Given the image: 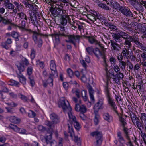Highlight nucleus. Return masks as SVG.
I'll return each mask as SVG.
<instances>
[{
  "instance_id": "obj_10",
  "label": "nucleus",
  "mask_w": 146,
  "mask_h": 146,
  "mask_svg": "<svg viewBox=\"0 0 146 146\" xmlns=\"http://www.w3.org/2000/svg\"><path fill=\"white\" fill-rule=\"evenodd\" d=\"M75 109L76 111L81 113H85L87 111V109L85 106L79 104H76Z\"/></svg>"
},
{
  "instance_id": "obj_6",
  "label": "nucleus",
  "mask_w": 146,
  "mask_h": 146,
  "mask_svg": "<svg viewBox=\"0 0 146 146\" xmlns=\"http://www.w3.org/2000/svg\"><path fill=\"white\" fill-rule=\"evenodd\" d=\"M52 132L47 131L44 137V138L47 144H50L51 146H54L55 144V143H56L54 140H52Z\"/></svg>"
},
{
  "instance_id": "obj_14",
  "label": "nucleus",
  "mask_w": 146,
  "mask_h": 146,
  "mask_svg": "<svg viewBox=\"0 0 146 146\" xmlns=\"http://www.w3.org/2000/svg\"><path fill=\"white\" fill-rule=\"evenodd\" d=\"M115 41L113 40H110V43L113 50L115 52H119L121 50L120 46L117 44Z\"/></svg>"
},
{
  "instance_id": "obj_50",
  "label": "nucleus",
  "mask_w": 146,
  "mask_h": 146,
  "mask_svg": "<svg viewBox=\"0 0 146 146\" xmlns=\"http://www.w3.org/2000/svg\"><path fill=\"white\" fill-rule=\"evenodd\" d=\"M104 118L105 120H107L108 122L110 121V116L108 113H105L104 115Z\"/></svg>"
},
{
  "instance_id": "obj_44",
  "label": "nucleus",
  "mask_w": 146,
  "mask_h": 146,
  "mask_svg": "<svg viewBox=\"0 0 146 146\" xmlns=\"http://www.w3.org/2000/svg\"><path fill=\"white\" fill-rule=\"evenodd\" d=\"M113 76V77L112 78L113 80L114 81L115 83H118L119 82V79L118 78V75H114L113 74H112Z\"/></svg>"
},
{
  "instance_id": "obj_58",
  "label": "nucleus",
  "mask_w": 146,
  "mask_h": 146,
  "mask_svg": "<svg viewBox=\"0 0 146 146\" xmlns=\"http://www.w3.org/2000/svg\"><path fill=\"white\" fill-rule=\"evenodd\" d=\"M139 29L140 31L142 33H145V32L146 31V27H142L141 26L139 27Z\"/></svg>"
},
{
  "instance_id": "obj_29",
  "label": "nucleus",
  "mask_w": 146,
  "mask_h": 146,
  "mask_svg": "<svg viewBox=\"0 0 146 146\" xmlns=\"http://www.w3.org/2000/svg\"><path fill=\"white\" fill-rule=\"evenodd\" d=\"M129 40L133 42L134 43L139 41L138 36L136 35H134L132 36H130Z\"/></svg>"
},
{
  "instance_id": "obj_48",
  "label": "nucleus",
  "mask_w": 146,
  "mask_h": 146,
  "mask_svg": "<svg viewBox=\"0 0 146 146\" xmlns=\"http://www.w3.org/2000/svg\"><path fill=\"white\" fill-rule=\"evenodd\" d=\"M10 83V84L13 86H15L17 87L18 86L19 83L13 80H11L9 82Z\"/></svg>"
},
{
  "instance_id": "obj_25",
  "label": "nucleus",
  "mask_w": 146,
  "mask_h": 146,
  "mask_svg": "<svg viewBox=\"0 0 146 146\" xmlns=\"http://www.w3.org/2000/svg\"><path fill=\"white\" fill-rule=\"evenodd\" d=\"M17 75L20 82L23 84H25L26 81V79L25 77L21 73H20V74L17 73Z\"/></svg>"
},
{
  "instance_id": "obj_11",
  "label": "nucleus",
  "mask_w": 146,
  "mask_h": 146,
  "mask_svg": "<svg viewBox=\"0 0 146 146\" xmlns=\"http://www.w3.org/2000/svg\"><path fill=\"white\" fill-rule=\"evenodd\" d=\"M125 32L121 31L119 33H113L112 35V36L113 38L114 39L116 42H120L121 37H123V35Z\"/></svg>"
},
{
  "instance_id": "obj_24",
  "label": "nucleus",
  "mask_w": 146,
  "mask_h": 146,
  "mask_svg": "<svg viewBox=\"0 0 146 146\" xmlns=\"http://www.w3.org/2000/svg\"><path fill=\"white\" fill-rule=\"evenodd\" d=\"M123 131L125 135L126 139L128 140H130L129 137L130 131L126 127L123 128Z\"/></svg>"
},
{
  "instance_id": "obj_52",
  "label": "nucleus",
  "mask_w": 146,
  "mask_h": 146,
  "mask_svg": "<svg viewBox=\"0 0 146 146\" xmlns=\"http://www.w3.org/2000/svg\"><path fill=\"white\" fill-rule=\"evenodd\" d=\"M43 43L42 40L40 38L37 40V42L36 44H37L38 47L40 48L42 45Z\"/></svg>"
},
{
  "instance_id": "obj_64",
  "label": "nucleus",
  "mask_w": 146,
  "mask_h": 146,
  "mask_svg": "<svg viewBox=\"0 0 146 146\" xmlns=\"http://www.w3.org/2000/svg\"><path fill=\"white\" fill-rule=\"evenodd\" d=\"M123 56L121 54H118L117 58L119 60V62L122 61Z\"/></svg>"
},
{
  "instance_id": "obj_9",
  "label": "nucleus",
  "mask_w": 146,
  "mask_h": 146,
  "mask_svg": "<svg viewBox=\"0 0 146 146\" xmlns=\"http://www.w3.org/2000/svg\"><path fill=\"white\" fill-rule=\"evenodd\" d=\"M9 127L15 132L21 134H25L26 132V131L25 129L19 128L17 126L11 124L9 125Z\"/></svg>"
},
{
  "instance_id": "obj_43",
  "label": "nucleus",
  "mask_w": 146,
  "mask_h": 146,
  "mask_svg": "<svg viewBox=\"0 0 146 146\" xmlns=\"http://www.w3.org/2000/svg\"><path fill=\"white\" fill-rule=\"evenodd\" d=\"M59 28L60 35L62 36H65L66 35L64 34V31H65L64 27L63 26H60Z\"/></svg>"
},
{
  "instance_id": "obj_59",
  "label": "nucleus",
  "mask_w": 146,
  "mask_h": 146,
  "mask_svg": "<svg viewBox=\"0 0 146 146\" xmlns=\"http://www.w3.org/2000/svg\"><path fill=\"white\" fill-rule=\"evenodd\" d=\"M38 129L42 132H44L46 130V128L42 125H39L38 127Z\"/></svg>"
},
{
  "instance_id": "obj_3",
  "label": "nucleus",
  "mask_w": 146,
  "mask_h": 146,
  "mask_svg": "<svg viewBox=\"0 0 146 146\" xmlns=\"http://www.w3.org/2000/svg\"><path fill=\"white\" fill-rule=\"evenodd\" d=\"M93 53H94L95 55L97 57H98L99 55L101 56L103 60V62L104 64V66L105 67V70L107 71L108 69V66L106 62V58L104 52H101L98 48H96L93 49Z\"/></svg>"
},
{
  "instance_id": "obj_17",
  "label": "nucleus",
  "mask_w": 146,
  "mask_h": 146,
  "mask_svg": "<svg viewBox=\"0 0 146 146\" xmlns=\"http://www.w3.org/2000/svg\"><path fill=\"white\" fill-rule=\"evenodd\" d=\"M61 23L63 25H66L67 22L68 21L69 23L71 25H73V22L71 23L70 21L71 19L69 17H66L63 16V18H61Z\"/></svg>"
},
{
  "instance_id": "obj_46",
  "label": "nucleus",
  "mask_w": 146,
  "mask_h": 146,
  "mask_svg": "<svg viewBox=\"0 0 146 146\" xmlns=\"http://www.w3.org/2000/svg\"><path fill=\"white\" fill-rule=\"evenodd\" d=\"M28 116L30 117L33 118L36 115L35 112L32 110H29L28 113Z\"/></svg>"
},
{
  "instance_id": "obj_4",
  "label": "nucleus",
  "mask_w": 146,
  "mask_h": 146,
  "mask_svg": "<svg viewBox=\"0 0 146 146\" xmlns=\"http://www.w3.org/2000/svg\"><path fill=\"white\" fill-rule=\"evenodd\" d=\"M67 37L68 38V40H66V42L72 43L76 46V42H78V43L79 42L80 39L82 36L78 35H75L73 34L68 35H67Z\"/></svg>"
},
{
  "instance_id": "obj_32",
  "label": "nucleus",
  "mask_w": 146,
  "mask_h": 146,
  "mask_svg": "<svg viewBox=\"0 0 146 146\" xmlns=\"http://www.w3.org/2000/svg\"><path fill=\"white\" fill-rule=\"evenodd\" d=\"M127 63L125 62L121 61L119 62V66L121 69L123 70L125 69V67L126 66Z\"/></svg>"
},
{
  "instance_id": "obj_60",
  "label": "nucleus",
  "mask_w": 146,
  "mask_h": 146,
  "mask_svg": "<svg viewBox=\"0 0 146 146\" xmlns=\"http://www.w3.org/2000/svg\"><path fill=\"white\" fill-rule=\"evenodd\" d=\"M75 128L77 130H78L80 128V126L78 122L76 121L74 123Z\"/></svg>"
},
{
  "instance_id": "obj_53",
  "label": "nucleus",
  "mask_w": 146,
  "mask_h": 146,
  "mask_svg": "<svg viewBox=\"0 0 146 146\" xmlns=\"http://www.w3.org/2000/svg\"><path fill=\"white\" fill-rule=\"evenodd\" d=\"M35 51L33 48H32L31 50V59H34L35 57Z\"/></svg>"
},
{
  "instance_id": "obj_18",
  "label": "nucleus",
  "mask_w": 146,
  "mask_h": 146,
  "mask_svg": "<svg viewBox=\"0 0 146 146\" xmlns=\"http://www.w3.org/2000/svg\"><path fill=\"white\" fill-rule=\"evenodd\" d=\"M50 117L54 123L57 124L60 122L59 118L56 114L52 113L50 115Z\"/></svg>"
},
{
  "instance_id": "obj_15",
  "label": "nucleus",
  "mask_w": 146,
  "mask_h": 146,
  "mask_svg": "<svg viewBox=\"0 0 146 146\" xmlns=\"http://www.w3.org/2000/svg\"><path fill=\"white\" fill-rule=\"evenodd\" d=\"M5 7L6 9H8L9 12L12 10V12H10V13H14L16 14L17 12V10L15 9V6L14 5L11 3L5 6Z\"/></svg>"
},
{
  "instance_id": "obj_57",
  "label": "nucleus",
  "mask_w": 146,
  "mask_h": 146,
  "mask_svg": "<svg viewBox=\"0 0 146 146\" xmlns=\"http://www.w3.org/2000/svg\"><path fill=\"white\" fill-rule=\"evenodd\" d=\"M5 108L7 110V112L11 114L14 113V111L12 108L6 107Z\"/></svg>"
},
{
  "instance_id": "obj_13",
  "label": "nucleus",
  "mask_w": 146,
  "mask_h": 146,
  "mask_svg": "<svg viewBox=\"0 0 146 146\" xmlns=\"http://www.w3.org/2000/svg\"><path fill=\"white\" fill-rule=\"evenodd\" d=\"M29 31L33 33L32 38L35 43H36L37 40L40 38H39L40 36H45L44 35L40 33L39 31L37 32L35 31H32L31 30H29Z\"/></svg>"
},
{
  "instance_id": "obj_54",
  "label": "nucleus",
  "mask_w": 146,
  "mask_h": 146,
  "mask_svg": "<svg viewBox=\"0 0 146 146\" xmlns=\"http://www.w3.org/2000/svg\"><path fill=\"white\" fill-rule=\"evenodd\" d=\"M33 68L31 66H29L27 70V72L28 74L30 76L31 75L32 72Z\"/></svg>"
},
{
  "instance_id": "obj_55",
  "label": "nucleus",
  "mask_w": 146,
  "mask_h": 146,
  "mask_svg": "<svg viewBox=\"0 0 146 146\" xmlns=\"http://www.w3.org/2000/svg\"><path fill=\"white\" fill-rule=\"evenodd\" d=\"M95 114V118L94 119V121L95 122V123L96 125H97L98 124L99 122V116L97 114V113H96Z\"/></svg>"
},
{
  "instance_id": "obj_16",
  "label": "nucleus",
  "mask_w": 146,
  "mask_h": 146,
  "mask_svg": "<svg viewBox=\"0 0 146 146\" xmlns=\"http://www.w3.org/2000/svg\"><path fill=\"white\" fill-rule=\"evenodd\" d=\"M50 67L52 72L51 74H54L56 75V77H58V75L56 71V65L54 61H51Z\"/></svg>"
},
{
  "instance_id": "obj_56",
  "label": "nucleus",
  "mask_w": 146,
  "mask_h": 146,
  "mask_svg": "<svg viewBox=\"0 0 146 146\" xmlns=\"http://www.w3.org/2000/svg\"><path fill=\"white\" fill-rule=\"evenodd\" d=\"M67 73L70 77H72L73 76V72L70 68H68L67 70Z\"/></svg>"
},
{
  "instance_id": "obj_7",
  "label": "nucleus",
  "mask_w": 146,
  "mask_h": 146,
  "mask_svg": "<svg viewBox=\"0 0 146 146\" xmlns=\"http://www.w3.org/2000/svg\"><path fill=\"white\" fill-rule=\"evenodd\" d=\"M60 105L62 108L64 112L67 110L69 112L71 111L72 110L69 103L66 100L64 99L62 100Z\"/></svg>"
},
{
  "instance_id": "obj_45",
  "label": "nucleus",
  "mask_w": 146,
  "mask_h": 146,
  "mask_svg": "<svg viewBox=\"0 0 146 146\" xmlns=\"http://www.w3.org/2000/svg\"><path fill=\"white\" fill-rule=\"evenodd\" d=\"M93 48L92 47H88L86 48V51L89 54L92 55L93 53Z\"/></svg>"
},
{
  "instance_id": "obj_62",
  "label": "nucleus",
  "mask_w": 146,
  "mask_h": 146,
  "mask_svg": "<svg viewBox=\"0 0 146 146\" xmlns=\"http://www.w3.org/2000/svg\"><path fill=\"white\" fill-rule=\"evenodd\" d=\"M22 61L23 64L26 66H28L29 64L28 60L25 58H23Z\"/></svg>"
},
{
  "instance_id": "obj_63",
  "label": "nucleus",
  "mask_w": 146,
  "mask_h": 146,
  "mask_svg": "<svg viewBox=\"0 0 146 146\" xmlns=\"http://www.w3.org/2000/svg\"><path fill=\"white\" fill-rule=\"evenodd\" d=\"M130 3L132 5H134L136 3L138 4L139 3V0H130Z\"/></svg>"
},
{
  "instance_id": "obj_37",
  "label": "nucleus",
  "mask_w": 146,
  "mask_h": 146,
  "mask_svg": "<svg viewBox=\"0 0 146 146\" xmlns=\"http://www.w3.org/2000/svg\"><path fill=\"white\" fill-rule=\"evenodd\" d=\"M132 116L131 117L132 121L134 124L136 121L139 120L138 117H137L136 115L134 113L133 115H132Z\"/></svg>"
},
{
  "instance_id": "obj_21",
  "label": "nucleus",
  "mask_w": 146,
  "mask_h": 146,
  "mask_svg": "<svg viewBox=\"0 0 146 146\" xmlns=\"http://www.w3.org/2000/svg\"><path fill=\"white\" fill-rule=\"evenodd\" d=\"M48 78L46 81L48 84H51V86H52L53 85V78L55 77L56 75L50 73Z\"/></svg>"
},
{
  "instance_id": "obj_61",
  "label": "nucleus",
  "mask_w": 146,
  "mask_h": 146,
  "mask_svg": "<svg viewBox=\"0 0 146 146\" xmlns=\"http://www.w3.org/2000/svg\"><path fill=\"white\" fill-rule=\"evenodd\" d=\"M29 78L30 80V83L31 86H33L35 84V82L33 77L31 76H29Z\"/></svg>"
},
{
  "instance_id": "obj_30",
  "label": "nucleus",
  "mask_w": 146,
  "mask_h": 146,
  "mask_svg": "<svg viewBox=\"0 0 146 146\" xmlns=\"http://www.w3.org/2000/svg\"><path fill=\"white\" fill-rule=\"evenodd\" d=\"M81 96L84 100L86 101L87 100L88 98L87 96V92L85 90H83L81 92Z\"/></svg>"
},
{
  "instance_id": "obj_35",
  "label": "nucleus",
  "mask_w": 146,
  "mask_h": 146,
  "mask_svg": "<svg viewBox=\"0 0 146 146\" xmlns=\"http://www.w3.org/2000/svg\"><path fill=\"white\" fill-rule=\"evenodd\" d=\"M17 15L19 16V18H20L21 19H24L26 21L27 20L26 15L21 11L19 13H18Z\"/></svg>"
},
{
  "instance_id": "obj_34",
  "label": "nucleus",
  "mask_w": 146,
  "mask_h": 146,
  "mask_svg": "<svg viewBox=\"0 0 146 146\" xmlns=\"http://www.w3.org/2000/svg\"><path fill=\"white\" fill-rule=\"evenodd\" d=\"M2 22L5 25L11 24H12V21L11 19H8L7 18L5 19L3 17Z\"/></svg>"
},
{
  "instance_id": "obj_23",
  "label": "nucleus",
  "mask_w": 146,
  "mask_h": 146,
  "mask_svg": "<svg viewBox=\"0 0 146 146\" xmlns=\"http://www.w3.org/2000/svg\"><path fill=\"white\" fill-rule=\"evenodd\" d=\"M85 37L88 39V41L91 44H94L96 45L98 44V41L95 39L93 37L90 36H85Z\"/></svg>"
},
{
  "instance_id": "obj_33",
  "label": "nucleus",
  "mask_w": 146,
  "mask_h": 146,
  "mask_svg": "<svg viewBox=\"0 0 146 146\" xmlns=\"http://www.w3.org/2000/svg\"><path fill=\"white\" fill-rule=\"evenodd\" d=\"M129 38L130 37L129 36L128 39H126L124 43V44L126 45V47L129 48H130L131 46H132L131 42H132V41H131V40H130Z\"/></svg>"
},
{
  "instance_id": "obj_19",
  "label": "nucleus",
  "mask_w": 146,
  "mask_h": 146,
  "mask_svg": "<svg viewBox=\"0 0 146 146\" xmlns=\"http://www.w3.org/2000/svg\"><path fill=\"white\" fill-rule=\"evenodd\" d=\"M52 121H45V124L48 126L50 129L48 131L49 132H52V133L53 132V129L54 127V124Z\"/></svg>"
},
{
  "instance_id": "obj_22",
  "label": "nucleus",
  "mask_w": 146,
  "mask_h": 146,
  "mask_svg": "<svg viewBox=\"0 0 146 146\" xmlns=\"http://www.w3.org/2000/svg\"><path fill=\"white\" fill-rule=\"evenodd\" d=\"M134 43L136 45L137 47L143 50H145V52H146V47L142 43H140L139 41L136 42Z\"/></svg>"
},
{
  "instance_id": "obj_26",
  "label": "nucleus",
  "mask_w": 146,
  "mask_h": 146,
  "mask_svg": "<svg viewBox=\"0 0 146 146\" xmlns=\"http://www.w3.org/2000/svg\"><path fill=\"white\" fill-rule=\"evenodd\" d=\"M29 20L31 21H38L37 16L35 13H32L30 14Z\"/></svg>"
},
{
  "instance_id": "obj_36",
  "label": "nucleus",
  "mask_w": 146,
  "mask_h": 146,
  "mask_svg": "<svg viewBox=\"0 0 146 146\" xmlns=\"http://www.w3.org/2000/svg\"><path fill=\"white\" fill-rule=\"evenodd\" d=\"M13 4L15 5L16 7V8L15 9H16V10H18L19 12L21 10V9L22 8L21 5V4L17 2L16 1H14L13 2Z\"/></svg>"
},
{
  "instance_id": "obj_39",
  "label": "nucleus",
  "mask_w": 146,
  "mask_h": 146,
  "mask_svg": "<svg viewBox=\"0 0 146 146\" xmlns=\"http://www.w3.org/2000/svg\"><path fill=\"white\" fill-rule=\"evenodd\" d=\"M52 37H54L55 38L56 41L57 43H59L60 40L59 39V35L58 34H54L50 35Z\"/></svg>"
},
{
  "instance_id": "obj_41",
  "label": "nucleus",
  "mask_w": 146,
  "mask_h": 146,
  "mask_svg": "<svg viewBox=\"0 0 146 146\" xmlns=\"http://www.w3.org/2000/svg\"><path fill=\"white\" fill-rule=\"evenodd\" d=\"M122 53L123 54V55L124 57H125V56H127V55H129V54L128 50L126 48H123V49Z\"/></svg>"
},
{
  "instance_id": "obj_38",
  "label": "nucleus",
  "mask_w": 146,
  "mask_h": 146,
  "mask_svg": "<svg viewBox=\"0 0 146 146\" xmlns=\"http://www.w3.org/2000/svg\"><path fill=\"white\" fill-rule=\"evenodd\" d=\"M72 92L73 93H75L77 97L78 98H79L80 97V90L78 89H73L72 90Z\"/></svg>"
},
{
  "instance_id": "obj_12",
  "label": "nucleus",
  "mask_w": 146,
  "mask_h": 146,
  "mask_svg": "<svg viewBox=\"0 0 146 146\" xmlns=\"http://www.w3.org/2000/svg\"><path fill=\"white\" fill-rule=\"evenodd\" d=\"M103 104V100L102 99H99L97 103L95 105L94 109L95 113H97L99 109L103 108L102 105Z\"/></svg>"
},
{
  "instance_id": "obj_2",
  "label": "nucleus",
  "mask_w": 146,
  "mask_h": 146,
  "mask_svg": "<svg viewBox=\"0 0 146 146\" xmlns=\"http://www.w3.org/2000/svg\"><path fill=\"white\" fill-rule=\"evenodd\" d=\"M105 91L108 104L111 106V109L118 114V112L117 110V108L114 100L110 96L108 86H107L106 87Z\"/></svg>"
},
{
  "instance_id": "obj_42",
  "label": "nucleus",
  "mask_w": 146,
  "mask_h": 146,
  "mask_svg": "<svg viewBox=\"0 0 146 146\" xmlns=\"http://www.w3.org/2000/svg\"><path fill=\"white\" fill-rule=\"evenodd\" d=\"M119 120L121 123V125L123 128L125 127V125L127 124L126 120L122 117L119 118Z\"/></svg>"
},
{
  "instance_id": "obj_49",
  "label": "nucleus",
  "mask_w": 146,
  "mask_h": 146,
  "mask_svg": "<svg viewBox=\"0 0 146 146\" xmlns=\"http://www.w3.org/2000/svg\"><path fill=\"white\" fill-rule=\"evenodd\" d=\"M98 6L102 8H103L104 9H105L106 10H109V8L108 7L106 4L101 3L99 4L98 5Z\"/></svg>"
},
{
  "instance_id": "obj_28",
  "label": "nucleus",
  "mask_w": 146,
  "mask_h": 146,
  "mask_svg": "<svg viewBox=\"0 0 146 146\" xmlns=\"http://www.w3.org/2000/svg\"><path fill=\"white\" fill-rule=\"evenodd\" d=\"M11 36L15 38V40L16 41H19V33L15 31H13L11 34Z\"/></svg>"
},
{
  "instance_id": "obj_47",
  "label": "nucleus",
  "mask_w": 146,
  "mask_h": 146,
  "mask_svg": "<svg viewBox=\"0 0 146 146\" xmlns=\"http://www.w3.org/2000/svg\"><path fill=\"white\" fill-rule=\"evenodd\" d=\"M107 25L108 26L110 29L114 31H115L117 29V27L112 24L111 23H108Z\"/></svg>"
},
{
  "instance_id": "obj_31",
  "label": "nucleus",
  "mask_w": 146,
  "mask_h": 146,
  "mask_svg": "<svg viewBox=\"0 0 146 146\" xmlns=\"http://www.w3.org/2000/svg\"><path fill=\"white\" fill-rule=\"evenodd\" d=\"M74 136V141L75 142L77 143V145L78 146H81V141L80 139V138L79 137H78L77 136H75L74 135H74L73 136H73Z\"/></svg>"
},
{
  "instance_id": "obj_1",
  "label": "nucleus",
  "mask_w": 146,
  "mask_h": 146,
  "mask_svg": "<svg viewBox=\"0 0 146 146\" xmlns=\"http://www.w3.org/2000/svg\"><path fill=\"white\" fill-rule=\"evenodd\" d=\"M68 114L69 118L67 123L68 132L70 133V136L72 137L74 135V131L72 124L76 122L77 120L75 116L72 114L71 111H69Z\"/></svg>"
},
{
  "instance_id": "obj_51",
  "label": "nucleus",
  "mask_w": 146,
  "mask_h": 146,
  "mask_svg": "<svg viewBox=\"0 0 146 146\" xmlns=\"http://www.w3.org/2000/svg\"><path fill=\"white\" fill-rule=\"evenodd\" d=\"M62 9H56L55 10V15H56V16H60L62 13Z\"/></svg>"
},
{
  "instance_id": "obj_27",
  "label": "nucleus",
  "mask_w": 146,
  "mask_h": 146,
  "mask_svg": "<svg viewBox=\"0 0 146 146\" xmlns=\"http://www.w3.org/2000/svg\"><path fill=\"white\" fill-rule=\"evenodd\" d=\"M10 121L12 123H19L20 120L19 119L13 116H12L10 117L9 119Z\"/></svg>"
},
{
  "instance_id": "obj_5",
  "label": "nucleus",
  "mask_w": 146,
  "mask_h": 146,
  "mask_svg": "<svg viewBox=\"0 0 146 146\" xmlns=\"http://www.w3.org/2000/svg\"><path fill=\"white\" fill-rule=\"evenodd\" d=\"M91 135L93 137L95 136L96 139V146L100 145L102 141V134L101 132L98 131L94 132L91 133Z\"/></svg>"
},
{
  "instance_id": "obj_20",
  "label": "nucleus",
  "mask_w": 146,
  "mask_h": 146,
  "mask_svg": "<svg viewBox=\"0 0 146 146\" xmlns=\"http://www.w3.org/2000/svg\"><path fill=\"white\" fill-rule=\"evenodd\" d=\"M136 127L140 131L141 133L143 134V132L142 130V129L144 128V126L143 125V122L142 123L139 121V119L137 121H136L135 123V124H134Z\"/></svg>"
},
{
  "instance_id": "obj_8",
  "label": "nucleus",
  "mask_w": 146,
  "mask_h": 146,
  "mask_svg": "<svg viewBox=\"0 0 146 146\" xmlns=\"http://www.w3.org/2000/svg\"><path fill=\"white\" fill-rule=\"evenodd\" d=\"M119 10L123 15L127 16L133 17V15L130 11L129 8L124 7H121L119 9Z\"/></svg>"
},
{
  "instance_id": "obj_40",
  "label": "nucleus",
  "mask_w": 146,
  "mask_h": 146,
  "mask_svg": "<svg viewBox=\"0 0 146 146\" xmlns=\"http://www.w3.org/2000/svg\"><path fill=\"white\" fill-rule=\"evenodd\" d=\"M18 70H19V72L18 73L20 74L21 72L25 70V68L24 65L22 64H20L19 66H17Z\"/></svg>"
}]
</instances>
